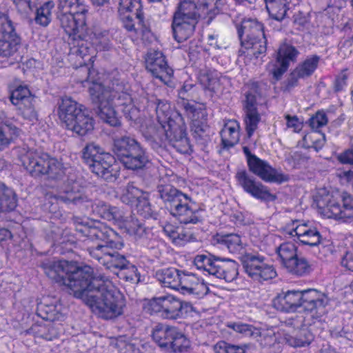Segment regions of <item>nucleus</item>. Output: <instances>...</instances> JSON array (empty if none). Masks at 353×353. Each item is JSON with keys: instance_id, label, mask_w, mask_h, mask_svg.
<instances>
[{"instance_id": "nucleus-37", "label": "nucleus", "mask_w": 353, "mask_h": 353, "mask_svg": "<svg viewBox=\"0 0 353 353\" xmlns=\"http://www.w3.org/2000/svg\"><path fill=\"white\" fill-rule=\"evenodd\" d=\"M269 15L281 21L288 17L290 3L288 0H264Z\"/></svg>"}, {"instance_id": "nucleus-42", "label": "nucleus", "mask_w": 353, "mask_h": 353, "mask_svg": "<svg viewBox=\"0 0 353 353\" xmlns=\"http://www.w3.org/2000/svg\"><path fill=\"white\" fill-rule=\"evenodd\" d=\"M198 79L203 88L210 92L211 97L220 88V82L218 77L210 70L201 71Z\"/></svg>"}, {"instance_id": "nucleus-36", "label": "nucleus", "mask_w": 353, "mask_h": 353, "mask_svg": "<svg viewBox=\"0 0 353 353\" xmlns=\"http://www.w3.org/2000/svg\"><path fill=\"white\" fill-rule=\"evenodd\" d=\"M239 125L235 121H230L225 125L221 132L223 148L230 149L234 147L239 140Z\"/></svg>"}, {"instance_id": "nucleus-6", "label": "nucleus", "mask_w": 353, "mask_h": 353, "mask_svg": "<svg viewBox=\"0 0 353 353\" xmlns=\"http://www.w3.org/2000/svg\"><path fill=\"white\" fill-rule=\"evenodd\" d=\"M40 267L49 279L60 285H65L74 296L81 289L82 283L90 279L93 273L92 268L89 265L79 266L66 261L47 259Z\"/></svg>"}, {"instance_id": "nucleus-39", "label": "nucleus", "mask_w": 353, "mask_h": 353, "mask_svg": "<svg viewBox=\"0 0 353 353\" xmlns=\"http://www.w3.org/2000/svg\"><path fill=\"white\" fill-rule=\"evenodd\" d=\"M17 205V196L13 190L0 182V212H10Z\"/></svg>"}, {"instance_id": "nucleus-60", "label": "nucleus", "mask_w": 353, "mask_h": 353, "mask_svg": "<svg viewBox=\"0 0 353 353\" xmlns=\"http://www.w3.org/2000/svg\"><path fill=\"white\" fill-rule=\"evenodd\" d=\"M327 117L323 111H318L316 114L309 119V125L312 129L317 130L327 123Z\"/></svg>"}, {"instance_id": "nucleus-8", "label": "nucleus", "mask_w": 353, "mask_h": 353, "mask_svg": "<svg viewBox=\"0 0 353 353\" xmlns=\"http://www.w3.org/2000/svg\"><path fill=\"white\" fill-rule=\"evenodd\" d=\"M112 151L124 168L129 170L143 171L152 164L147 148L134 136L129 134L114 136Z\"/></svg>"}, {"instance_id": "nucleus-54", "label": "nucleus", "mask_w": 353, "mask_h": 353, "mask_svg": "<svg viewBox=\"0 0 353 353\" xmlns=\"http://www.w3.org/2000/svg\"><path fill=\"white\" fill-rule=\"evenodd\" d=\"M156 112L157 118L161 125L162 123L167 124V121L169 119H172L170 116V105L166 101L162 100H157L156 103Z\"/></svg>"}, {"instance_id": "nucleus-28", "label": "nucleus", "mask_w": 353, "mask_h": 353, "mask_svg": "<svg viewBox=\"0 0 353 353\" xmlns=\"http://www.w3.org/2000/svg\"><path fill=\"white\" fill-rule=\"evenodd\" d=\"M213 241L214 244L226 248L232 254H241L244 249L241 236L234 233L216 234L213 236Z\"/></svg>"}, {"instance_id": "nucleus-14", "label": "nucleus", "mask_w": 353, "mask_h": 353, "mask_svg": "<svg viewBox=\"0 0 353 353\" xmlns=\"http://www.w3.org/2000/svg\"><path fill=\"white\" fill-rule=\"evenodd\" d=\"M237 33L241 46L250 49L256 58L265 55L267 39L261 23L254 19L244 20L237 27Z\"/></svg>"}, {"instance_id": "nucleus-50", "label": "nucleus", "mask_w": 353, "mask_h": 353, "mask_svg": "<svg viewBox=\"0 0 353 353\" xmlns=\"http://www.w3.org/2000/svg\"><path fill=\"white\" fill-rule=\"evenodd\" d=\"M54 8V3L52 1L46 2L40 8H37L35 22L42 26H47L51 20V10Z\"/></svg>"}, {"instance_id": "nucleus-29", "label": "nucleus", "mask_w": 353, "mask_h": 353, "mask_svg": "<svg viewBox=\"0 0 353 353\" xmlns=\"http://www.w3.org/2000/svg\"><path fill=\"white\" fill-rule=\"evenodd\" d=\"M176 17L181 20H188L197 23L198 19L203 18V16L199 10V5L196 1H183L179 3L177 10L174 13L173 18L176 19Z\"/></svg>"}, {"instance_id": "nucleus-44", "label": "nucleus", "mask_w": 353, "mask_h": 353, "mask_svg": "<svg viewBox=\"0 0 353 353\" xmlns=\"http://www.w3.org/2000/svg\"><path fill=\"white\" fill-rule=\"evenodd\" d=\"M297 251V247L292 242H284L276 248V252L283 267L299 255Z\"/></svg>"}, {"instance_id": "nucleus-26", "label": "nucleus", "mask_w": 353, "mask_h": 353, "mask_svg": "<svg viewBox=\"0 0 353 353\" xmlns=\"http://www.w3.org/2000/svg\"><path fill=\"white\" fill-rule=\"evenodd\" d=\"M181 292L184 295H190L200 299L206 295L209 291L208 285L200 281L194 274L182 272L179 281Z\"/></svg>"}, {"instance_id": "nucleus-59", "label": "nucleus", "mask_w": 353, "mask_h": 353, "mask_svg": "<svg viewBox=\"0 0 353 353\" xmlns=\"http://www.w3.org/2000/svg\"><path fill=\"white\" fill-rule=\"evenodd\" d=\"M94 43L99 46L102 50H108L110 48V36L106 30L95 32L94 34Z\"/></svg>"}, {"instance_id": "nucleus-63", "label": "nucleus", "mask_w": 353, "mask_h": 353, "mask_svg": "<svg viewBox=\"0 0 353 353\" xmlns=\"http://www.w3.org/2000/svg\"><path fill=\"white\" fill-rule=\"evenodd\" d=\"M135 14L136 12L134 13L129 12L128 14H121V16H123L121 19L123 23V26L128 31H137L134 23V18H136Z\"/></svg>"}, {"instance_id": "nucleus-23", "label": "nucleus", "mask_w": 353, "mask_h": 353, "mask_svg": "<svg viewBox=\"0 0 353 353\" xmlns=\"http://www.w3.org/2000/svg\"><path fill=\"white\" fill-rule=\"evenodd\" d=\"M87 12L59 13L58 18L61 28L69 36L70 40L81 38L85 32V14Z\"/></svg>"}, {"instance_id": "nucleus-41", "label": "nucleus", "mask_w": 353, "mask_h": 353, "mask_svg": "<svg viewBox=\"0 0 353 353\" xmlns=\"http://www.w3.org/2000/svg\"><path fill=\"white\" fill-rule=\"evenodd\" d=\"M146 192L134 186L133 183H128L122 189L120 200L122 203L131 206L135 205Z\"/></svg>"}, {"instance_id": "nucleus-47", "label": "nucleus", "mask_w": 353, "mask_h": 353, "mask_svg": "<svg viewBox=\"0 0 353 353\" xmlns=\"http://www.w3.org/2000/svg\"><path fill=\"white\" fill-rule=\"evenodd\" d=\"M117 275L120 279L130 283H138L140 281V274L138 269L130 262L126 267L118 271Z\"/></svg>"}, {"instance_id": "nucleus-61", "label": "nucleus", "mask_w": 353, "mask_h": 353, "mask_svg": "<svg viewBox=\"0 0 353 353\" xmlns=\"http://www.w3.org/2000/svg\"><path fill=\"white\" fill-rule=\"evenodd\" d=\"M105 219L108 221H114L116 222L123 221L124 213L119 208L110 205L106 216H105Z\"/></svg>"}, {"instance_id": "nucleus-52", "label": "nucleus", "mask_w": 353, "mask_h": 353, "mask_svg": "<svg viewBox=\"0 0 353 353\" xmlns=\"http://www.w3.org/2000/svg\"><path fill=\"white\" fill-rule=\"evenodd\" d=\"M260 121L261 116L258 111L245 112L244 122L248 138H250L253 135L254 131L258 128V124Z\"/></svg>"}, {"instance_id": "nucleus-4", "label": "nucleus", "mask_w": 353, "mask_h": 353, "mask_svg": "<svg viewBox=\"0 0 353 353\" xmlns=\"http://www.w3.org/2000/svg\"><path fill=\"white\" fill-rule=\"evenodd\" d=\"M21 161L32 177L53 183L46 184L50 188H54L57 183L62 181L61 192L65 186L72 185L77 180V173L74 168L42 151L28 150L21 157Z\"/></svg>"}, {"instance_id": "nucleus-12", "label": "nucleus", "mask_w": 353, "mask_h": 353, "mask_svg": "<svg viewBox=\"0 0 353 353\" xmlns=\"http://www.w3.org/2000/svg\"><path fill=\"white\" fill-rule=\"evenodd\" d=\"M58 199L68 205H73L87 212H92L105 219L110 205L103 201H93L77 181L72 185L65 186L58 196Z\"/></svg>"}, {"instance_id": "nucleus-30", "label": "nucleus", "mask_w": 353, "mask_h": 353, "mask_svg": "<svg viewBox=\"0 0 353 353\" xmlns=\"http://www.w3.org/2000/svg\"><path fill=\"white\" fill-rule=\"evenodd\" d=\"M196 23L172 18V30L174 39L181 43L190 38L194 33Z\"/></svg>"}, {"instance_id": "nucleus-25", "label": "nucleus", "mask_w": 353, "mask_h": 353, "mask_svg": "<svg viewBox=\"0 0 353 353\" xmlns=\"http://www.w3.org/2000/svg\"><path fill=\"white\" fill-rule=\"evenodd\" d=\"M299 54V50L294 46L283 43L280 46L276 54V63L272 74L275 79L279 80L288 70L291 62H295Z\"/></svg>"}, {"instance_id": "nucleus-62", "label": "nucleus", "mask_w": 353, "mask_h": 353, "mask_svg": "<svg viewBox=\"0 0 353 353\" xmlns=\"http://www.w3.org/2000/svg\"><path fill=\"white\" fill-rule=\"evenodd\" d=\"M18 11L21 14H28L32 10L34 5L32 0H12Z\"/></svg>"}, {"instance_id": "nucleus-2", "label": "nucleus", "mask_w": 353, "mask_h": 353, "mask_svg": "<svg viewBox=\"0 0 353 353\" xmlns=\"http://www.w3.org/2000/svg\"><path fill=\"white\" fill-rule=\"evenodd\" d=\"M77 230L92 241H99L95 245L88 247L89 255L117 274L130 262L125 254L119 252L124 247L121 237L110 227L97 223L93 225H80Z\"/></svg>"}, {"instance_id": "nucleus-17", "label": "nucleus", "mask_w": 353, "mask_h": 353, "mask_svg": "<svg viewBox=\"0 0 353 353\" xmlns=\"http://www.w3.org/2000/svg\"><path fill=\"white\" fill-rule=\"evenodd\" d=\"M179 122L174 119H169L167 124H162L161 129L158 130L165 137L169 144L178 152L181 154H190L192 152L190 140L187 137L186 127L183 123L182 119H179Z\"/></svg>"}, {"instance_id": "nucleus-53", "label": "nucleus", "mask_w": 353, "mask_h": 353, "mask_svg": "<svg viewBox=\"0 0 353 353\" xmlns=\"http://www.w3.org/2000/svg\"><path fill=\"white\" fill-rule=\"evenodd\" d=\"M83 37L81 38L77 37V40H70L68 43L72 45L71 53L84 59L85 57L90 54V48L87 46V43L83 41Z\"/></svg>"}, {"instance_id": "nucleus-5", "label": "nucleus", "mask_w": 353, "mask_h": 353, "mask_svg": "<svg viewBox=\"0 0 353 353\" xmlns=\"http://www.w3.org/2000/svg\"><path fill=\"white\" fill-rule=\"evenodd\" d=\"M125 89V83L116 77H110L103 83H94L89 88L91 100L97 105L96 113L111 126L120 125L114 108L118 93Z\"/></svg>"}, {"instance_id": "nucleus-10", "label": "nucleus", "mask_w": 353, "mask_h": 353, "mask_svg": "<svg viewBox=\"0 0 353 353\" xmlns=\"http://www.w3.org/2000/svg\"><path fill=\"white\" fill-rule=\"evenodd\" d=\"M59 115L66 128L79 137L88 135L94 130V121L88 110L70 97L62 99Z\"/></svg>"}, {"instance_id": "nucleus-58", "label": "nucleus", "mask_w": 353, "mask_h": 353, "mask_svg": "<svg viewBox=\"0 0 353 353\" xmlns=\"http://www.w3.org/2000/svg\"><path fill=\"white\" fill-rule=\"evenodd\" d=\"M138 213L143 218L148 219L152 215V209L148 198V194H144L136 203Z\"/></svg>"}, {"instance_id": "nucleus-51", "label": "nucleus", "mask_w": 353, "mask_h": 353, "mask_svg": "<svg viewBox=\"0 0 353 353\" xmlns=\"http://www.w3.org/2000/svg\"><path fill=\"white\" fill-rule=\"evenodd\" d=\"M33 96L34 94L31 92L27 85H19L11 91L10 100L14 105H16L26 99H32Z\"/></svg>"}, {"instance_id": "nucleus-31", "label": "nucleus", "mask_w": 353, "mask_h": 353, "mask_svg": "<svg viewBox=\"0 0 353 353\" xmlns=\"http://www.w3.org/2000/svg\"><path fill=\"white\" fill-rule=\"evenodd\" d=\"M182 272L173 267L161 268L155 272V277L164 287L179 290Z\"/></svg>"}, {"instance_id": "nucleus-16", "label": "nucleus", "mask_w": 353, "mask_h": 353, "mask_svg": "<svg viewBox=\"0 0 353 353\" xmlns=\"http://www.w3.org/2000/svg\"><path fill=\"white\" fill-rule=\"evenodd\" d=\"M149 309L152 312L161 313V316L167 319L184 318L192 311L190 303L175 298L172 295L155 297L149 302Z\"/></svg>"}, {"instance_id": "nucleus-45", "label": "nucleus", "mask_w": 353, "mask_h": 353, "mask_svg": "<svg viewBox=\"0 0 353 353\" xmlns=\"http://www.w3.org/2000/svg\"><path fill=\"white\" fill-rule=\"evenodd\" d=\"M59 13L88 12L87 7L80 0H58Z\"/></svg>"}, {"instance_id": "nucleus-3", "label": "nucleus", "mask_w": 353, "mask_h": 353, "mask_svg": "<svg viewBox=\"0 0 353 353\" xmlns=\"http://www.w3.org/2000/svg\"><path fill=\"white\" fill-rule=\"evenodd\" d=\"M328 298L314 289L305 290H282L272 301V307L279 312L290 314L304 311L303 323L311 325L325 313Z\"/></svg>"}, {"instance_id": "nucleus-27", "label": "nucleus", "mask_w": 353, "mask_h": 353, "mask_svg": "<svg viewBox=\"0 0 353 353\" xmlns=\"http://www.w3.org/2000/svg\"><path fill=\"white\" fill-rule=\"evenodd\" d=\"M128 90L129 86L125 83V89L118 93L114 105L120 108L126 119L136 121L139 117V109L133 103L132 98Z\"/></svg>"}, {"instance_id": "nucleus-43", "label": "nucleus", "mask_w": 353, "mask_h": 353, "mask_svg": "<svg viewBox=\"0 0 353 353\" xmlns=\"http://www.w3.org/2000/svg\"><path fill=\"white\" fill-rule=\"evenodd\" d=\"M36 97L32 99H28L25 101L20 102L16 105L19 114L26 120L34 122L38 120V114L35 108Z\"/></svg>"}, {"instance_id": "nucleus-7", "label": "nucleus", "mask_w": 353, "mask_h": 353, "mask_svg": "<svg viewBox=\"0 0 353 353\" xmlns=\"http://www.w3.org/2000/svg\"><path fill=\"white\" fill-rule=\"evenodd\" d=\"M157 196L163 202L170 214L181 223L196 224L203 221L201 209H194L192 199L186 194L169 183H161L157 187Z\"/></svg>"}, {"instance_id": "nucleus-55", "label": "nucleus", "mask_w": 353, "mask_h": 353, "mask_svg": "<svg viewBox=\"0 0 353 353\" xmlns=\"http://www.w3.org/2000/svg\"><path fill=\"white\" fill-rule=\"evenodd\" d=\"M126 229L130 235L134 236L136 238H141L145 232L143 223L134 217H131L130 221L128 222Z\"/></svg>"}, {"instance_id": "nucleus-15", "label": "nucleus", "mask_w": 353, "mask_h": 353, "mask_svg": "<svg viewBox=\"0 0 353 353\" xmlns=\"http://www.w3.org/2000/svg\"><path fill=\"white\" fill-rule=\"evenodd\" d=\"M21 38L17 33L12 21L0 12V57L10 59L11 63L20 62Z\"/></svg>"}, {"instance_id": "nucleus-35", "label": "nucleus", "mask_w": 353, "mask_h": 353, "mask_svg": "<svg viewBox=\"0 0 353 353\" xmlns=\"http://www.w3.org/2000/svg\"><path fill=\"white\" fill-rule=\"evenodd\" d=\"M192 134L198 144L205 145L211 141V129L206 119H194L191 125Z\"/></svg>"}, {"instance_id": "nucleus-40", "label": "nucleus", "mask_w": 353, "mask_h": 353, "mask_svg": "<svg viewBox=\"0 0 353 353\" xmlns=\"http://www.w3.org/2000/svg\"><path fill=\"white\" fill-rule=\"evenodd\" d=\"M190 347V340L181 331L176 327L166 351L181 353L187 352Z\"/></svg>"}, {"instance_id": "nucleus-64", "label": "nucleus", "mask_w": 353, "mask_h": 353, "mask_svg": "<svg viewBox=\"0 0 353 353\" xmlns=\"http://www.w3.org/2000/svg\"><path fill=\"white\" fill-rule=\"evenodd\" d=\"M337 159L343 164L353 165V150L347 149L343 151L338 156Z\"/></svg>"}, {"instance_id": "nucleus-18", "label": "nucleus", "mask_w": 353, "mask_h": 353, "mask_svg": "<svg viewBox=\"0 0 353 353\" xmlns=\"http://www.w3.org/2000/svg\"><path fill=\"white\" fill-rule=\"evenodd\" d=\"M245 272L254 281L261 282L272 279L276 276L272 265L265 263V256L246 253L240 257Z\"/></svg>"}, {"instance_id": "nucleus-49", "label": "nucleus", "mask_w": 353, "mask_h": 353, "mask_svg": "<svg viewBox=\"0 0 353 353\" xmlns=\"http://www.w3.org/2000/svg\"><path fill=\"white\" fill-rule=\"evenodd\" d=\"M228 326L245 337L256 339L261 336L260 330L252 325L237 322L231 323Z\"/></svg>"}, {"instance_id": "nucleus-57", "label": "nucleus", "mask_w": 353, "mask_h": 353, "mask_svg": "<svg viewBox=\"0 0 353 353\" xmlns=\"http://www.w3.org/2000/svg\"><path fill=\"white\" fill-rule=\"evenodd\" d=\"M135 15L136 19L138 20V24L141 26L142 39L150 42L154 38V34L150 30L149 23L144 21L143 12H136Z\"/></svg>"}, {"instance_id": "nucleus-32", "label": "nucleus", "mask_w": 353, "mask_h": 353, "mask_svg": "<svg viewBox=\"0 0 353 353\" xmlns=\"http://www.w3.org/2000/svg\"><path fill=\"white\" fill-rule=\"evenodd\" d=\"M303 327L294 331L290 334H285V341L287 344L294 347H303L308 346L314 339L313 334L308 330L309 325H305L302 321Z\"/></svg>"}, {"instance_id": "nucleus-22", "label": "nucleus", "mask_w": 353, "mask_h": 353, "mask_svg": "<svg viewBox=\"0 0 353 353\" xmlns=\"http://www.w3.org/2000/svg\"><path fill=\"white\" fill-rule=\"evenodd\" d=\"M248 166L252 173L267 183L281 184L290 180L288 174L274 168L268 161L259 157L252 161Z\"/></svg>"}, {"instance_id": "nucleus-11", "label": "nucleus", "mask_w": 353, "mask_h": 353, "mask_svg": "<svg viewBox=\"0 0 353 353\" xmlns=\"http://www.w3.org/2000/svg\"><path fill=\"white\" fill-rule=\"evenodd\" d=\"M82 158L88 165L91 172L98 177L110 182L114 181L119 174L114 156L95 143H90L82 150Z\"/></svg>"}, {"instance_id": "nucleus-20", "label": "nucleus", "mask_w": 353, "mask_h": 353, "mask_svg": "<svg viewBox=\"0 0 353 353\" xmlns=\"http://www.w3.org/2000/svg\"><path fill=\"white\" fill-rule=\"evenodd\" d=\"M146 70L156 79L168 84L173 75V70L167 62L165 56L158 50L150 49L145 57Z\"/></svg>"}, {"instance_id": "nucleus-33", "label": "nucleus", "mask_w": 353, "mask_h": 353, "mask_svg": "<svg viewBox=\"0 0 353 353\" xmlns=\"http://www.w3.org/2000/svg\"><path fill=\"white\" fill-rule=\"evenodd\" d=\"M175 329L174 326L158 323L152 329V339L161 349L166 351Z\"/></svg>"}, {"instance_id": "nucleus-48", "label": "nucleus", "mask_w": 353, "mask_h": 353, "mask_svg": "<svg viewBox=\"0 0 353 353\" xmlns=\"http://www.w3.org/2000/svg\"><path fill=\"white\" fill-rule=\"evenodd\" d=\"M260 95L257 83H253L245 93L244 101V112L258 111L256 108V98Z\"/></svg>"}, {"instance_id": "nucleus-56", "label": "nucleus", "mask_w": 353, "mask_h": 353, "mask_svg": "<svg viewBox=\"0 0 353 353\" xmlns=\"http://www.w3.org/2000/svg\"><path fill=\"white\" fill-rule=\"evenodd\" d=\"M142 12L140 0H119V12L120 14H124L128 12Z\"/></svg>"}, {"instance_id": "nucleus-38", "label": "nucleus", "mask_w": 353, "mask_h": 353, "mask_svg": "<svg viewBox=\"0 0 353 353\" xmlns=\"http://www.w3.org/2000/svg\"><path fill=\"white\" fill-rule=\"evenodd\" d=\"M199 5V10L203 18L208 19L210 23L218 14L225 5V0H194Z\"/></svg>"}, {"instance_id": "nucleus-19", "label": "nucleus", "mask_w": 353, "mask_h": 353, "mask_svg": "<svg viewBox=\"0 0 353 353\" xmlns=\"http://www.w3.org/2000/svg\"><path fill=\"white\" fill-rule=\"evenodd\" d=\"M237 184L242 188L243 191L252 197L264 202L274 201L276 196L270 192L268 187L245 170L237 171L235 175Z\"/></svg>"}, {"instance_id": "nucleus-13", "label": "nucleus", "mask_w": 353, "mask_h": 353, "mask_svg": "<svg viewBox=\"0 0 353 353\" xmlns=\"http://www.w3.org/2000/svg\"><path fill=\"white\" fill-rule=\"evenodd\" d=\"M194 263L197 269L206 271L209 274L226 282L233 281L239 274V265L235 261L210 253L196 255Z\"/></svg>"}, {"instance_id": "nucleus-34", "label": "nucleus", "mask_w": 353, "mask_h": 353, "mask_svg": "<svg viewBox=\"0 0 353 353\" xmlns=\"http://www.w3.org/2000/svg\"><path fill=\"white\" fill-rule=\"evenodd\" d=\"M283 268L289 274L296 276H307L313 270L310 261L301 255L296 256L285 264Z\"/></svg>"}, {"instance_id": "nucleus-46", "label": "nucleus", "mask_w": 353, "mask_h": 353, "mask_svg": "<svg viewBox=\"0 0 353 353\" xmlns=\"http://www.w3.org/2000/svg\"><path fill=\"white\" fill-rule=\"evenodd\" d=\"M214 353H246L249 349L247 344L235 345L225 341H219L212 347Z\"/></svg>"}, {"instance_id": "nucleus-1", "label": "nucleus", "mask_w": 353, "mask_h": 353, "mask_svg": "<svg viewBox=\"0 0 353 353\" xmlns=\"http://www.w3.org/2000/svg\"><path fill=\"white\" fill-rule=\"evenodd\" d=\"M81 285L74 297L81 299L99 318L114 320L123 314L124 299L107 277L93 272Z\"/></svg>"}, {"instance_id": "nucleus-24", "label": "nucleus", "mask_w": 353, "mask_h": 353, "mask_svg": "<svg viewBox=\"0 0 353 353\" xmlns=\"http://www.w3.org/2000/svg\"><path fill=\"white\" fill-rule=\"evenodd\" d=\"M321 57L317 54L307 56L300 62L290 74L286 84V89L290 90L299 85V79L310 77L317 69Z\"/></svg>"}, {"instance_id": "nucleus-21", "label": "nucleus", "mask_w": 353, "mask_h": 353, "mask_svg": "<svg viewBox=\"0 0 353 353\" xmlns=\"http://www.w3.org/2000/svg\"><path fill=\"white\" fill-rule=\"evenodd\" d=\"M291 237L303 245L314 247L321 243L323 236L316 227L308 223H299V220L292 221V228L288 232Z\"/></svg>"}, {"instance_id": "nucleus-9", "label": "nucleus", "mask_w": 353, "mask_h": 353, "mask_svg": "<svg viewBox=\"0 0 353 353\" xmlns=\"http://www.w3.org/2000/svg\"><path fill=\"white\" fill-rule=\"evenodd\" d=\"M313 199L314 204L324 216L343 223L353 221L352 194L347 192L333 194L325 189H320Z\"/></svg>"}]
</instances>
